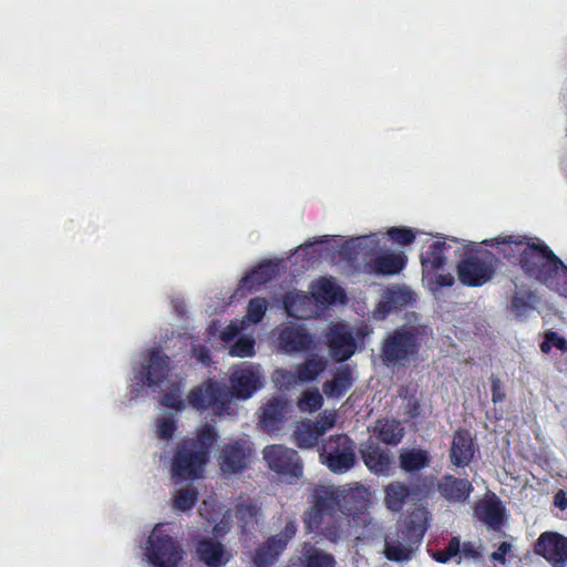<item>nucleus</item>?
I'll use <instances>...</instances> for the list:
<instances>
[{"label":"nucleus","mask_w":567,"mask_h":567,"mask_svg":"<svg viewBox=\"0 0 567 567\" xmlns=\"http://www.w3.org/2000/svg\"><path fill=\"white\" fill-rule=\"evenodd\" d=\"M486 243L497 246L505 258L519 256L527 275L567 297V267L539 239L508 235Z\"/></svg>","instance_id":"1"},{"label":"nucleus","mask_w":567,"mask_h":567,"mask_svg":"<svg viewBox=\"0 0 567 567\" xmlns=\"http://www.w3.org/2000/svg\"><path fill=\"white\" fill-rule=\"evenodd\" d=\"M216 436L213 426L204 425L198 430L196 440L179 443L172 460L173 478L186 481L202 477Z\"/></svg>","instance_id":"2"},{"label":"nucleus","mask_w":567,"mask_h":567,"mask_svg":"<svg viewBox=\"0 0 567 567\" xmlns=\"http://www.w3.org/2000/svg\"><path fill=\"white\" fill-rule=\"evenodd\" d=\"M167 524H157L141 546L142 560L150 567H184L185 551Z\"/></svg>","instance_id":"3"},{"label":"nucleus","mask_w":567,"mask_h":567,"mask_svg":"<svg viewBox=\"0 0 567 567\" xmlns=\"http://www.w3.org/2000/svg\"><path fill=\"white\" fill-rule=\"evenodd\" d=\"M424 534L423 525L404 526L385 535L383 554L389 560L408 561L417 549Z\"/></svg>","instance_id":"4"},{"label":"nucleus","mask_w":567,"mask_h":567,"mask_svg":"<svg viewBox=\"0 0 567 567\" xmlns=\"http://www.w3.org/2000/svg\"><path fill=\"white\" fill-rule=\"evenodd\" d=\"M168 362L158 350H153L147 353L141 362V369L132 380V392H138L144 386L159 388L163 391L165 379L167 378Z\"/></svg>","instance_id":"5"},{"label":"nucleus","mask_w":567,"mask_h":567,"mask_svg":"<svg viewBox=\"0 0 567 567\" xmlns=\"http://www.w3.org/2000/svg\"><path fill=\"white\" fill-rule=\"evenodd\" d=\"M320 460L334 473H344L355 463L352 442L347 435H336L322 445Z\"/></svg>","instance_id":"6"},{"label":"nucleus","mask_w":567,"mask_h":567,"mask_svg":"<svg viewBox=\"0 0 567 567\" xmlns=\"http://www.w3.org/2000/svg\"><path fill=\"white\" fill-rule=\"evenodd\" d=\"M275 347L284 354H298L316 349V341L303 326L282 324L275 330Z\"/></svg>","instance_id":"7"},{"label":"nucleus","mask_w":567,"mask_h":567,"mask_svg":"<svg viewBox=\"0 0 567 567\" xmlns=\"http://www.w3.org/2000/svg\"><path fill=\"white\" fill-rule=\"evenodd\" d=\"M187 399L188 403L196 410L210 409L217 415L228 413V392L217 382L208 381L194 388Z\"/></svg>","instance_id":"8"},{"label":"nucleus","mask_w":567,"mask_h":567,"mask_svg":"<svg viewBox=\"0 0 567 567\" xmlns=\"http://www.w3.org/2000/svg\"><path fill=\"white\" fill-rule=\"evenodd\" d=\"M458 280L468 287L483 286L494 275V265L489 257L470 255L457 265Z\"/></svg>","instance_id":"9"},{"label":"nucleus","mask_w":567,"mask_h":567,"mask_svg":"<svg viewBox=\"0 0 567 567\" xmlns=\"http://www.w3.org/2000/svg\"><path fill=\"white\" fill-rule=\"evenodd\" d=\"M229 383V401L233 398L247 400L264 386V377L259 367L245 364L231 373Z\"/></svg>","instance_id":"10"},{"label":"nucleus","mask_w":567,"mask_h":567,"mask_svg":"<svg viewBox=\"0 0 567 567\" xmlns=\"http://www.w3.org/2000/svg\"><path fill=\"white\" fill-rule=\"evenodd\" d=\"M270 470L291 477H299L302 474V465L298 453L284 445H269L262 451Z\"/></svg>","instance_id":"11"},{"label":"nucleus","mask_w":567,"mask_h":567,"mask_svg":"<svg viewBox=\"0 0 567 567\" xmlns=\"http://www.w3.org/2000/svg\"><path fill=\"white\" fill-rule=\"evenodd\" d=\"M336 424V413L324 411L317 422L305 420L297 425L293 433V442L301 449L313 447L320 436Z\"/></svg>","instance_id":"12"},{"label":"nucleus","mask_w":567,"mask_h":567,"mask_svg":"<svg viewBox=\"0 0 567 567\" xmlns=\"http://www.w3.org/2000/svg\"><path fill=\"white\" fill-rule=\"evenodd\" d=\"M296 530V524L293 522H288L280 534L269 538L262 546L257 549L252 559L254 566H271L280 553L286 548L288 542L295 536Z\"/></svg>","instance_id":"13"},{"label":"nucleus","mask_w":567,"mask_h":567,"mask_svg":"<svg viewBox=\"0 0 567 567\" xmlns=\"http://www.w3.org/2000/svg\"><path fill=\"white\" fill-rule=\"evenodd\" d=\"M535 553L553 566L564 567L567 564V537L555 532H545L535 544Z\"/></svg>","instance_id":"14"},{"label":"nucleus","mask_w":567,"mask_h":567,"mask_svg":"<svg viewBox=\"0 0 567 567\" xmlns=\"http://www.w3.org/2000/svg\"><path fill=\"white\" fill-rule=\"evenodd\" d=\"M328 339L331 355L339 361L349 359L355 351L353 331L346 323L332 326Z\"/></svg>","instance_id":"15"},{"label":"nucleus","mask_w":567,"mask_h":567,"mask_svg":"<svg viewBox=\"0 0 567 567\" xmlns=\"http://www.w3.org/2000/svg\"><path fill=\"white\" fill-rule=\"evenodd\" d=\"M369 495V491L358 484L350 487L327 486L323 487V495L320 502L322 503L324 498H331L336 503L337 508L343 511L348 508V505L352 502L355 503L358 507H363Z\"/></svg>","instance_id":"16"},{"label":"nucleus","mask_w":567,"mask_h":567,"mask_svg":"<svg viewBox=\"0 0 567 567\" xmlns=\"http://www.w3.org/2000/svg\"><path fill=\"white\" fill-rule=\"evenodd\" d=\"M267 302L262 298H254L249 301L248 311L243 320H235L220 333L225 342H230L240 331H245L248 324L260 322L266 313Z\"/></svg>","instance_id":"17"},{"label":"nucleus","mask_w":567,"mask_h":567,"mask_svg":"<svg viewBox=\"0 0 567 567\" xmlns=\"http://www.w3.org/2000/svg\"><path fill=\"white\" fill-rule=\"evenodd\" d=\"M198 559L208 567H224L231 558L230 549L213 538H203L197 543Z\"/></svg>","instance_id":"18"},{"label":"nucleus","mask_w":567,"mask_h":567,"mask_svg":"<svg viewBox=\"0 0 567 567\" xmlns=\"http://www.w3.org/2000/svg\"><path fill=\"white\" fill-rule=\"evenodd\" d=\"M288 411L289 405L285 399L272 398L260 408L259 424L268 433H274L280 429Z\"/></svg>","instance_id":"19"},{"label":"nucleus","mask_w":567,"mask_h":567,"mask_svg":"<svg viewBox=\"0 0 567 567\" xmlns=\"http://www.w3.org/2000/svg\"><path fill=\"white\" fill-rule=\"evenodd\" d=\"M249 449L245 441L226 444L219 455V465L224 473L233 474L246 467Z\"/></svg>","instance_id":"20"},{"label":"nucleus","mask_w":567,"mask_h":567,"mask_svg":"<svg viewBox=\"0 0 567 567\" xmlns=\"http://www.w3.org/2000/svg\"><path fill=\"white\" fill-rule=\"evenodd\" d=\"M284 305L287 313L297 319H308L321 311L312 296L309 297L300 291L289 292Z\"/></svg>","instance_id":"21"},{"label":"nucleus","mask_w":567,"mask_h":567,"mask_svg":"<svg viewBox=\"0 0 567 567\" xmlns=\"http://www.w3.org/2000/svg\"><path fill=\"white\" fill-rule=\"evenodd\" d=\"M311 295L317 305L322 309L328 305L342 302L343 290L336 284L333 278H321L310 286Z\"/></svg>","instance_id":"22"},{"label":"nucleus","mask_w":567,"mask_h":567,"mask_svg":"<svg viewBox=\"0 0 567 567\" xmlns=\"http://www.w3.org/2000/svg\"><path fill=\"white\" fill-rule=\"evenodd\" d=\"M414 351V339L409 331H396L384 344L388 361H401Z\"/></svg>","instance_id":"23"},{"label":"nucleus","mask_w":567,"mask_h":567,"mask_svg":"<svg viewBox=\"0 0 567 567\" xmlns=\"http://www.w3.org/2000/svg\"><path fill=\"white\" fill-rule=\"evenodd\" d=\"M437 489L445 499L453 503H463L470 496L473 487L465 478L446 475L439 482Z\"/></svg>","instance_id":"24"},{"label":"nucleus","mask_w":567,"mask_h":567,"mask_svg":"<svg viewBox=\"0 0 567 567\" xmlns=\"http://www.w3.org/2000/svg\"><path fill=\"white\" fill-rule=\"evenodd\" d=\"M413 299V293L406 287H392L384 291L378 308L374 311L377 319H383L393 308L408 305Z\"/></svg>","instance_id":"25"},{"label":"nucleus","mask_w":567,"mask_h":567,"mask_svg":"<svg viewBox=\"0 0 567 567\" xmlns=\"http://www.w3.org/2000/svg\"><path fill=\"white\" fill-rule=\"evenodd\" d=\"M361 454L370 471L378 474H384L388 471L391 458L384 450L372 441V437L363 445Z\"/></svg>","instance_id":"26"},{"label":"nucleus","mask_w":567,"mask_h":567,"mask_svg":"<svg viewBox=\"0 0 567 567\" xmlns=\"http://www.w3.org/2000/svg\"><path fill=\"white\" fill-rule=\"evenodd\" d=\"M370 269L378 275L398 274L405 264L402 252L383 251L370 259Z\"/></svg>","instance_id":"27"},{"label":"nucleus","mask_w":567,"mask_h":567,"mask_svg":"<svg viewBox=\"0 0 567 567\" xmlns=\"http://www.w3.org/2000/svg\"><path fill=\"white\" fill-rule=\"evenodd\" d=\"M278 272V265L265 261L261 262L256 269H254L250 274L243 277L239 282L238 289L240 291H252L257 286H260L271 278H274Z\"/></svg>","instance_id":"28"},{"label":"nucleus","mask_w":567,"mask_h":567,"mask_svg":"<svg viewBox=\"0 0 567 567\" xmlns=\"http://www.w3.org/2000/svg\"><path fill=\"white\" fill-rule=\"evenodd\" d=\"M380 236L381 234H372L349 238L341 245V252L349 258L358 256L360 252L367 255L375 252L379 248Z\"/></svg>","instance_id":"29"},{"label":"nucleus","mask_w":567,"mask_h":567,"mask_svg":"<svg viewBox=\"0 0 567 567\" xmlns=\"http://www.w3.org/2000/svg\"><path fill=\"white\" fill-rule=\"evenodd\" d=\"M474 450L471 435L465 431L455 433L451 447V461L456 466L467 465L473 457Z\"/></svg>","instance_id":"30"},{"label":"nucleus","mask_w":567,"mask_h":567,"mask_svg":"<svg viewBox=\"0 0 567 567\" xmlns=\"http://www.w3.org/2000/svg\"><path fill=\"white\" fill-rule=\"evenodd\" d=\"M199 516L207 520L208 524L215 523L213 532L215 534H224L228 530V520L230 515L221 514L215 499L204 501L199 507Z\"/></svg>","instance_id":"31"},{"label":"nucleus","mask_w":567,"mask_h":567,"mask_svg":"<svg viewBox=\"0 0 567 567\" xmlns=\"http://www.w3.org/2000/svg\"><path fill=\"white\" fill-rule=\"evenodd\" d=\"M372 434L389 445H396L404 435V427L395 420H379L372 429Z\"/></svg>","instance_id":"32"},{"label":"nucleus","mask_w":567,"mask_h":567,"mask_svg":"<svg viewBox=\"0 0 567 567\" xmlns=\"http://www.w3.org/2000/svg\"><path fill=\"white\" fill-rule=\"evenodd\" d=\"M423 282L435 295H440L442 289L451 287L454 284V277L451 272L445 271L443 267L429 265L427 269H423Z\"/></svg>","instance_id":"33"},{"label":"nucleus","mask_w":567,"mask_h":567,"mask_svg":"<svg viewBox=\"0 0 567 567\" xmlns=\"http://www.w3.org/2000/svg\"><path fill=\"white\" fill-rule=\"evenodd\" d=\"M323 495V487L317 491L315 506L306 514L305 523L309 530H315L322 523L324 515L337 508L336 503L331 498L320 499Z\"/></svg>","instance_id":"34"},{"label":"nucleus","mask_w":567,"mask_h":567,"mask_svg":"<svg viewBox=\"0 0 567 567\" xmlns=\"http://www.w3.org/2000/svg\"><path fill=\"white\" fill-rule=\"evenodd\" d=\"M300 560L303 567H336V560L331 554L310 544L303 545Z\"/></svg>","instance_id":"35"},{"label":"nucleus","mask_w":567,"mask_h":567,"mask_svg":"<svg viewBox=\"0 0 567 567\" xmlns=\"http://www.w3.org/2000/svg\"><path fill=\"white\" fill-rule=\"evenodd\" d=\"M401 467L406 472H414L429 466L431 457L422 449H403L399 456Z\"/></svg>","instance_id":"36"},{"label":"nucleus","mask_w":567,"mask_h":567,"mask_svg":"<svg viewBox=\"0 0 567 567\" xmlns=\"http://www.w3.org/2000/svg\"><path fill=\"white\" fill-rule=\"evenodd\" d=\"M351 383V371L348 368H341L337 371L332 380L324 382L323 393L328 398H339L349 390Z\"/></svg>","instance_id":"37"},{"label":"nucleus","mask_w":567,"mask_h":567,"mask_svg":"<svg viewBox=\"0 0 567 567\" xmlns=\"http://www.w3.org/2000/svg\"><path fill=\"white\" fill-rule=\"evenodd\" d=\"M478 518L493 529H498L503 523V507L496 501L483 502L476 507Z\"/></svg>","instance_id":"38"},{"label":"nucleus","mask_w":567,"mask_h":567,"mask_svg":"<svg viewBox=\"0 0 567 567\" xmlns=\"http://www.w3.org/2000/svg\"><path fill=\"white\" fill-rule=\"evenodd\" d=\"M327 359L324 357L312 355L305 362L297 365L299 380L301 383L311 382L326 369Z\"/></svg>","instance_id":"39"},{"label":"nucleus","mask_w":567,"mask_h":567,"mask_svg":"<svg viewBox=\"0 0 567 567\" xmlns=\"http://www.w3.org/2000/svg\"><path fill=\"white\" fill-rule=\"evenodd\" d=\"M447 247H451V244H449L446 240L437 239L433 241L430 245L429 250L422 257V268L427 269L429 265L434 266V268L443 267L446 261L444 250Z\"/></svg>","instance_id":"40"},{"label":"nucleus","mask_w":567,"mask_h":567,"mask_svg":"<svg viewBox=\"0 0 567 567\" xmlns=\"http://www.w3.org/2000/svg\"><path fill=\"white\" fill-rule=\"evenodd\" d=\"M198 497L197 491L192 486L181 487L175 491L172 503L173 509L178 512L189 511Z\"/></svg>","instance_id":"41"},{"label":"nucleus","mask_w":567,"mask_h":567,"mask_svg":"<svg viewBox=\"0 0 567 567\" xmlns=\"http://www.w3.org/2000/svg\"><path fill=\"white\" fill-rule=\"evenodd\" d=\"M409 496V491L401 483H391L385 488V504L392 511L401 509L403 503Z\"/></svg>","instance_id":"42"},{"label":"nucleus","mask_w":567,"mask_h":567,"mask_svg":"<svg viewBox=\"0 0 567 567\" xmlns=\"http://www.w3.org/2000/svg\"><path fill=\"white\" fill-rule=\"evenodd\" d=\"M240 331L235 338H238L236 343L230 348L229 354L233 357H252L255 353L254 346L255 339L252 334H246Z\"/></svg>","instance_id":"43"},{"label":"nucleus","mask_w":567,"mask_h":567,"mask_svg":"<svg viewBox=\"0 0 567 567\" xmlns=\"http://www.w3.org/2000/svg\"><path fill=\"white\" fill-rule=\"evenodd\" d=\"M323 399L317 388H310L302 392L298 400V406L303 412H313L322 406Z\"/></svg>","instance_id":"44"},{"label":"nucleus","mask_w":567,"mask_h":567,"mask_svg":"<svg viewBox=\"0 0 567 567\" xmlns=\"http://www.w3.org/2000/svg\"><path fill=\"white\" fill-rule=\"evenodd\" d=\"M274 382L282 389H289L301 383L297 369L295 371L278 369L272 374Z\"/></svg>","instance_id":"45"},{"label":"nucleus","mask_w":567,"mask_h":567,"mask_svg":"<svg viewBox=\"0 0 567 567\" xmlns=\"http://www.w3.org/2000/svg\"><path fill=\"white\" fill-rule=\"evenodd\" d=\"M259 508L251 502H244L237 506V517L243 523L241 527L246 528L250 524L257 522Z\"/></svg>","instance_id":"46"},{"label":"nucleus","mask_w":567,"mask_h":567,"mask_svg":"<svg viewBox=\"0 0 567 567\" xmlns=\"http://www.w3.org/2000/svg\"><path fill=\"white\" fill-rule=\"evenodd\" d=\"M176 430V422L173 415L162 414L156 420V434L162 440H169L173 437Z\"/></svg>","instance_id":"47"},{"label":"nucleus","mask_w":567,"mask_h":567,"mask_svg":"<svg viewBox=\"0 0 567 567\" xmlns=\"http://www.w3.org/2000/svg\"><path fill=\"white\" fill-rule=\"evenodd\" d=\"M461 549V540L458 537H453L449 545L441 550L434 551L432 557L439 563H447L451 559L457 557Z\"/></svg>","instance_id":"48"},{"label":"nucleus","mask_w":567,"mask_h":567,"mask_svg":"<svg viewBox=\"0 0 567 567\" xmlns=\"http://www.w3.org/2000/svg\"><path fill=\"white\" fill-rule=\"evenodd\" d=\"M557 348L560 351L567 350V342L565 339L559 337L556 332H547L545 339L540 344V350L544 353H548L551 348Z\"/></svg>","instance_id":"49"},{"label":"nucleus","mask_w":567,"mask_h":567,"mask_svg":"<svg viewBox=\"0 0 567 567\" xmlns=\"http://www.w3.org/2000/svg\"><path fill=\"white\" fill-rule=\"evenodd\" d=\"M388 236L400 245H409L415 238L413 230L405 227H392L388 230Z\"/></svg>","instance_id":"50"},{"label":"nucleus","mask_w":567,"mask_h":567,"mask_svg":"<svg viewBox=\"0 0 567 567\" xmlns=\"http://www.w3.org/2000/svg\"><path fill=\"white\" fill-rule=\"evenodd\" d=\"M163 404L176 411H181L185 408V402L181 398L178 385H174V389L171 392L165 393Z\"/></svg>","instance_id":"51"},{"label":"nucleus","mask_w":567,"mask_h":567,"mask_svg":"<svg viewBox=\"0 0 567 567\" xmlns=\"http://www.w3.org/2000/svg\"><path fill=\"white\" fill-rule=\"evenodd\" d=\"M482 547L476 542H464L461 543V549L458 553L460 559H476L481 556Z\"/></svg>","instance_id":"52"},{"label":"nucleus","mask_w":567,"mask_h":567,"mask_svg":"<svg viewBox=\"0 0 567 567\" xmlns=\"http://www.w3.org/2000/svg\"><path fill=\"white\" fill-rule=\"evenodd\" d=\"M513 549V545L508 542H503L496 551L492 554V560L494 563H499L502 565H505L506 557L511 556Z\"/></svg>","instance_id":"53"},{"label":"nucleus","mask_w":567,"mask_h":567,"mask_svg":"<svg viewBox=\"0 0 567 567\" xmlns=\"http://www.w3.org/2000/svg\"><path fill=\"white\" fill-rule=\"evenodd\" d=\"M404 402V414H406L409 417H415L419 415V400L416 396L411 395L409 398L403 399Z\"/></svg>","instance_id":"54"},{"label":"nucleus","mask_w":567,"mask_h":567,"mask_svg":"<svg viewBox=\"0 0 567 567\" xmlns=\"http://www.w3.org/2000/svg\"><path fill=\"white\" fill-rule=\"evenodd\" d=\"M492 398L494 402L503 401L505 398L503 385L498 379L492 380Z\"/></svg>","instance_id":"55"},{"label":"nucleus","mask_w":567,"mask_h":567,"mask_svg":"<svg viewBox=\"0 0 567 567\" xmlns=\"http://www.w3.org/2000/svg\"><path fill=\"white\" fill-rule=\"evenodd\" d=\"M554 504L559 509H566L567 508V494L564 491H559L555 495Z\"/></svg>","instance_id":"56"},{"label":"nucleus","mask_w":567,"mask_h":567,"mask_svg":"<svg viewBox=\"0 0 567 567\" xmlns=\"http://www.w3.org/2000/svg\"><path fill=\"white\" fill-rule=\"evenodd\" d=\"M324 535L332 542H336L337 539H339L341 537V532H340V528H334V527H331V528H326L324 529Z\"/></svg>","instance_id":"57"},{"label":"nucleus","mask_w":567,"mask_h":567,"mask_svg":"<svg viewBox=\"0 0 567 567\" xmlns=\"http://www.w3.org/2000/svg\"><path fill=\"white\" fill-rule=\"evenodd\" d=\"M194 353L199 362L206 363L208 361V353L206 350L202 348H194Z\"/></svg>","instance_id":"58"},{"label":"nucleus","mask_w":567,"mask_h":567,"mask_svg":"<svg viewBox=\"0 0 567 567\" xmlns=\"http://www.w3.org/2000/svg\"><path fill=\"white\" fill-rule=\"evenodd\" d=\"M326 238H327V236H323V237H320V238H318V239H316V240H313V241H308V243H306L305 245L299 246V248H300V249H306L307 247H310V246H312L313 244H317V243H326V241H327V240H326Z\"/></svg>","instance_id":"59"},{"label":"nucleus","mask_w":567,"mask_h":567,"mask_svg":"<svg viewBox=\"0 0 567 567\" xmlns=\"http://www.w3.org/2000/svg\"><path fill=\"white\" fill-rule=\"evenodd\" d=\"M368 333H369L368 328L363 327V328L358 329V331H357V337H358L359 339H362V338H363L365 334H368Z\"/></svg>","instance_id":"60"},{"label":"nucleus","mask_w":567,"mask_h":567,"mask_svg":"<svg viewBox=\"0 0 567 567\" xmlns=\"http://www.w3.org/2000/svg\"><path fill=\"white\" fill-rule=\"evenodd\" d=\"M517 300H518L517 298H515V299L513 300V307H517Z\"/></svg>","instance_id":"61"}]
</instances>
